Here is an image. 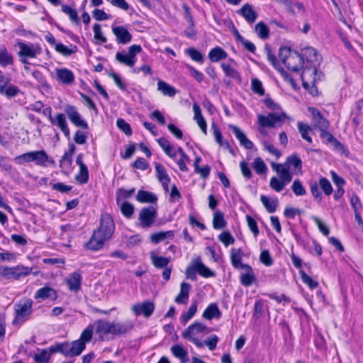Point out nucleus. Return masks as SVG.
Instances as JSON below:
<instances>
[{
    "label": "nucleus",
    "mask_w": 363,
    "mask_h": 363,
    "mask_svg": "<svg viewBox=\"0 0 363 363\" xmlns=\"http://www.w3.org/2000/svg\"><path fill=\"white\" fill-rule=\"evenodd\" d=\"M115 230V224L111 216L108 213L101 216L99 228L93 233L89 241L86 243L87 248L91 250L101 249L105 242L110 240Z\"/></svg>",
    "instance_id": "f257e3e1"
},
{
    "label": "nucleus",
    "mask_w": 363,
    "mask_h": 363,
    "mask_svg": "<svg viewBox=\"0 0 363 363\" xmlns=\"http://www.w3.org/2000/svg\"><path fill=\"white\" fill-rule=\"evenodd\" d=\"M95 333L100 340H107L109 336L115 337L130 332L133 328L131 321L111 322L104 319H99L94 322Z\"/></svg>",
    "instance_id": "f03ea898"
},
{
    "label": "nucleus",
    "mask_w": 363,
    "mask_h": 363,
    "mask_svg": "<svg viewBox=\"0 0 363 363\" xmlns=\"http://www.w3.org/2000/svg\"><path fill=\"white\" fill-rule=\"evenodd\" d=\"M303 60L305 58L307 62L312 64L311 67H305L301 74V79L303 84L305 86L308 85V82L310 80V77H312V82L315 80V75L317 73V69L315 63H319L320 57L318 52L311 47H308L302 50Z\"/></svg>",
    "instance_id": "7ed1b4c3"
},
{
    "label": "nucleus",
    "mask_w": 363,
    "mask_h": 363,
    "mask_svg": "<svg viewBox=\"0 0 363 363\" xmlns=\"http://www.w3.org/2000/svg\"><path fill=\"white\" fill-rule=\"evenodd\" d=\"M279 59L291 71L298 72L303 67V57L289 48L281 47L279 49Z\"/></svg>",
    "instance_id": "20e7f679"
},
{
    "label": "nucleus",
    "mask_w": 363,
    "mask_h": 363,
    "mask_svg": "<svg viewBox=\"0 0 363 363\" xmlns=\"http://www.w3.org/2000/svg\"><path fill=\"white\" fill-rule=\"evenodd\" d=\"M13 160L18 164L33 162L36 165L41 167H45L49 161L52 163L54 162L53 160H49V157L45 150L28 152L16 157Z\"/></svg>",
    "instance_id": "39448f33"
},
{
    "label": "nucleus",
    "mask_w": 363,
    "mask_h": 363,
    "mask_svg": "<svg viewBox=\"0 0 363 363\" xmlns=\"http://www.w3.org/2000/svg\"><path fill=\"white\" fill-rule=\"evenodd\" d=\"M272 167L273 170L276 171L279 177H272L269 186L275 191L280 192L291 182L292 174L289 172L285 168H279L276 163H273Z\"/></svg>",
    "instance_id": "423d86ee"
},
{
    "label": "nucleus",
    "mask_w": 363,
    "mask_h": 363,
    "mask_svg": "<svg viewBox=\"0 0 363 363\" xmlns=\"http://www.w3.org/2000/svg\"><path fill=\"white\" fill-rule=\"evenodd\" d=\"M207 327L201 323L196 322L189 325L182 332V337L194 343L199 348L203 347V343L196 337L199 333H207Z\"/></svg>",
    "instance_id": "0eeeda50"
},
{
    "label": "nucleus",
    "mask_w": 363,
    "mask_h": 363,
    "mask_svg": "<svg viewBox=\"0 0 363 363\" xmlns=\"http://www.w3.org/2000/svg\"><path fill=\"white\" fill-rule=\"evenodd\" d=\"M33 302L30 298H24L14 306L15 318L13 323L18 321H25L33 313Z\"/></svg>",
    "instance_id": "6e6552de"
},
{
    "label": "nucleus",
    "mask_w": 363,
    "mask_h": 363,
    "mask_svg": "<svg viewBox=\"0 0 363 363\" xmlns=\"http://www.w3.org/2000/svg\"><path fill=\"white\" fill-rule=\"evenodd\" d=\"M286 116L284 113L279 114L271 113L267 116L259 114L257 116L258 125L261 128H275L281 126Z\"/></svg>",
    "instance_id": "1a4fd4ad"
},
{
    "label": "nucleus",
    "mask_w": 363,
    "mask_h": 363,
    "mask_svg": "<svg viewBox=\"0 0 363 363\" xmlns=\"http://www.w3.org/2000/svg\"><path fill=\"white\" fill-rule=\"evenodd\" d=\"M17 45L19 48L18 55L19 57H23L21 61L24 64L28 63V58H35L42 52L41 48L38 44L25 43L19 41L17 43Z\"/></svg>",
    "instance_id": "9d476101"
},
{
    "label": "nucleus",
    "mask_w": 363,
    "mask_h": 363,
    "mask_svg": "<svg viewBox=\"0 0 363 363\" xmlns=\"http://www.w3.org/2000/svg\"><path fill=\"white\" fill-rule=\"evenodd\" d=\"M142 51V48L139 45H133L128 48V52H118L116 55V59L120 63L124 64L130 67H133L136 62V55Z\"/></svg>",
    "instance_id": "9b49d317"
},
{
    "label": "nucleus",
    "mask_w": 363,
    "mask_h": 363,
    "mask_svg": "<svg viewBox=\"0 0 363 363\" xmlns=\"http://www.w3.org/2000/svg\"><path fill=\"white\" fill-rule=\"evenodd\" d=\"M84 349V342L82 340H77L71 344L57 345L55 350L67 357H75L79 355Z\"/></svg>",
    "instance_id": "f8f14e48"
},
{
    "label": "nucleus",
    "mask_w": 363,
    "mask_h": 363,
    "mask_svg": "<svg viewBox=\"0 0 363 363\" xmlns=\"http://www.w3.org/2000/svg\"><path fill=\"white\" fill-rule=\"evenodd\" d=\"M157 209L154 206L143 208L138 215L139 225L143 228H149L157 218Z\"/></svg>",
    "instance_id": "ddd939ff"
},
{
    "label": "nucleus",
    "mask_w": 363,
    "mask_h": 363,
    "mask_svg": "<svg viewBox=\"0 0 363 363\" xmlns=\"http://www.w3.org/2000/svg\"><path fill=\"white\" fill-rule=\"evenodd\" d=\"M10 82L11 78L0 70V94L9 99L18 96L21 92V89L17 86L11 84Z\"/></svg>",
    "instance_id": "4468645a"
},
{
    "label": "nucleus",
    "mask_w": 363,
    "mask_h": 363,
    "mask_svg": "<svg viewBox=\"0 0 363 363\" xmlns=\"http://www.w3.org/2000/svg\"><path fill=\"white\" fill-rule=\"evenodd\" d=\"M277 165L281 169L285 168L292 175L302 172V161L296 155L288 157L284 164H277Z\"/></svg>",
    "instance_id": "2eb2a0df"
},
{
    "label": "nucleus",
    "mask_w": 363,
    "mask_h": 363,
    "mask_svg": "<svg viewBox=\"0 0 363 363\" xmlns=\"http://www.w3.org/2000/svg\"><path fill=\"white\" fill-rule=\"evenodd\" d=\"M65 112L74 125L84 129L88 128L87 123L82 118L76 107L72 105H67L65 107Z\"/></svg>",
    "instance_id": "dca6fc26"
},
{
    "label": "nucleus",
    "mask_w": 363,
    "mask_h": 363,
    "mask_svg": "<svg viewBox=\"0 0 363 363\" xmlns=\"http://www.w3.org/2000/svg\"><path fill=\"white\" fill-rule=\"evenodd\" d=\"M32 272V268L18 264L14 267H8L6 279L18 280L26 277Z\"/></svg>",
    "instance_id": "f3484780"
},
{
    "label": "nucleus",
    "mask_w": 363,
    "mask_h": 363,
    "mask_svg": "<svg viewBox=\"0 0 363 363\" xmlns=\"http://www.w3.org/2000/svg\"><path fill=\"white\" fill-rule=\"evenodd\" d=\"M132 311L135 315H143L145 318L150 317L155 310V304L151 301H144L132 306Z\"/></svg>",
    "instance_id": "a211bd4d"
},
{
    "label": "nucleus",
    "mask_w": 363,
    "mask_h": 363,
    "mask_svg": "<svg viewBox=\"0 0 363 363\" xmlns=\"http://www.w3.org/2000/svg\"><path fill=\"white\" fill-rule=\"evenodd\" d=\"M52 110L49 108V120L50 123L57 126L64 133L66 137L69 136V129L67 125L66 118L63 113H57L55 117L52 116Z\"/></svg>",
    "instance_id": "6ab92c4d"
},
{
    "label": "nucleus",
    "mask_w": 363,
    "mask_h": 363,
    "mask_svg": "<svg viewBox=\"0 0 363 363\" xmlns=\"http://www.w3.org/2000/svg\"><path fill=\"white\" fill-rule=\"evenodd\" d=\"M112 31L116 38V42L118 44L125 45L132 40V35L124 26H112Z\"/></svg>",
    "instance_id": "aec40b11"
},
{
    "label": "nucleus",
    "mask_w": 363,
    "mask_h": 363,
    "mask_svg": "<svg viewBox=\"0 0 363 363\" xmlns=\"http://www.w3.org/2000/svg\"><path fill=\"white\" fill-rule=\"evenodd\" d=\"M308 111L313 116V121L316 128L320 129V131L328 128L329 122L322 116L317 108L309 107Z\"/></svg>",
    "instance_id": "412c9836"
},
{
    "label": "nucleus",
    "mask_w": 363,
    "mask_h": 363,
    "mask_svg": "<svg viewBox=\"0 0 363 363\" xmlns=\"http://www.w3.org/2000/svg\"><path fill=\"white\" fill-rule=\"evenodd\" d=\"M57 79L59 82L71 85L74 82V74L73 72L67 68H58L55 69Z\"/></svg>",
    "instance_id": "4be33fe9"
},
{
    "label": "nucleus",
    "mask_w": 363,
    "mask_h": 363,
    "mask_svg": "<svg viewBox=\"0 0 363 363\" xmlns=\"http://www.w3.org/2000/svg\"><path fill=\"white\" fill-rule=\"evenodd\" d=\"M83 155H78L76 163L79 167V172L76 175L75 178L77 182L81 184H85L89 179V172L86 165L82 161Z\"/></svg>",
    "instance_id": "5701e85b"
},
{
    "label": "nucleus",
    "mask_w": 363,
    "mask_h": 363,
    "mask_svg": "<svg viewBox=\"0 0 363 363\" xmlns=\"http://www.w3.org/2000/svg\"><path fill=\"white\" fill-rule=\"evenodd\" d=\"M34 298L38 300V302L47 298L55 300L57 298V293L52 288L45 286L39 289L35 292Z\"/></svg>",
    "instance_id": "b1692460"
},
{
    "label": "nucleus",
    "mask_w": 363,
    "mask_h": 363,
    "mask_svg": "<svg viewBox=\"0 0 363 363\" xmlns=\"http://www.w3.org/2000/svg\"><path fill=\"white\" fill-rule=\"evenodd\" d=\"M155 170L157 179L162 184L164 191L167 192L169 191V183L170 182V178L167 174L165 168L162 164L160 163H156Z\"/></svg>",
    "instance_id": "393cba45"
},
{
    "label": "nucleus",
    "mask_w": 363,
    "mask_h": 363,
    "mask_svg": "<svg viewBox=\"0 0 363 363\" xmlns=\"http://www.w3.org/2000/svg\"><path fill=\"white\" fill-rule=\"evenodd\" d=\"M228 127L232 130L241 145L247 150H251L253 147V143L247 138L245 133L238 127L233 125H229Z\"/></svg>",
    "instance_id": "a878e982"
},
{
    "label": "nucleus",
    "mask_w": 363,
    "mask_h": 363,
    "mask_svg": "<svg viewBox=\"0 0 363 363\" xmlns=\"http://www.w3.org/2000/svg\"><path fill=\"white\" fill-rule=\"evenodd\" d=\"M55 347L50 349L38 350V352L35 354L33 359L35 363H48L50 359L51 354L57 352Z\"/></svg>",
    "instance_id": "bb28decb"
},
{
    "label": "nucleus",
    "mask_w": 363,
    "mask_h": 363,
    "mask_svg": "<svg viewBox=\"0 0 363 363\" xmlns=\"http://www.w3.org/2000/svg\"><path fill=\"white\" fill-rule=\"evenodd\" d=\"M245 270L240 275V281L245 286H249L255 281V276L252 268L250 265H243L242 269Z\"/></svg>",
    "instance_id": "cd10ccee"
},
{
    "label": "nucleus",
    "mask_w": 363,
    "mask_h": 363,
    "mask_svg": "<svg viewBox=\"0 0 363 363\" xmlns=\"http://www.w3.org/2000/svg\"><path fill=\"white\" fill-rule=\"evenodd\" d=\"M238 12L249 23H254L257 18V13L249 4L243 5Z\"/></svg>",
    "instance_id": "c85d7f7f"
},
{
    "label": "nucleus",
    "mask_w": 363,
    "mask_h": 363,
    "mask_svg": "<svg viewBox=\"0 0 363 363\" xmlns=\"http://www.w3.org/2000/svg\"><path fill=\"white\" fill-rule=\"evenodd\" d=\"M74 147L72 146L69 152H65L60 162V167L62 169V172L66 174H68L71 170V165L72 162V155L74 153Z\"/></svg>",
    "instance_id": "c756f323"
},
{
    "label": "nucleus",
    "mask_w": 363,
    "mask_h": 363,
    "mask_svg": "<svg viewBox=\"0 0 363 363\" xmlns=\"http://www.w3.org/2000/svg\"><path fill=\"white\" fill-rule=\"evenodd\" d=\"M82 276L79 272H74L67 279L69 289L73 291H78L81 288Z\"/></svg>",
    "instance_id": "7c9ffc66"
},
{
    "label": "nucleus",
    "mask_w": 363,
    "mask_h": 363,
    "mask_svg": "<svg viewBox=\"0 0 363 363\" xmlns=\"http://www.w3.org/2000/svg\"><path fill=\"white\" fill-rule=\"evenodd\" d=\"M193 111L194 113V120L196 121L197 124L204 134L207 133V125L204 118L202 116L201 110L197 104H194Z\"/></svg>",
    "instance_id": "2f4dec72"
},
{
    "label": "nucleus",
    "mask_w": 363,
    "mask_h": 363,
    "mask_svg": "<svg viewBox=\"0 0 363 363\" xmlns=\"http://www.w3.org/2000/svg\"><path fill=\"white\" fill-rule=\"evenodd\" d=\"M191 289V285L186 282H182L180 286V292L175 298V302L180 304H184L189 299V294Z\"/></svg>",
    "instance_id": "473e14b6"
},
{
    "label": "nucleus",
    "mask_w": 363,
    "mask_h": 363,
    "mask_svg": "<svg viewBox=\"0 0 363 363\" xmlns=\"http://www.w3.org/2000/svg\"><path fill=\"white\" fill-rule=\"evenodd\" d=\"M243 255V252L241 249H235L232 248L230 250V260L233 266L237 269H242L243 265H246L245 264H242L241 262L242 257Z\"/></svg>",
    "instance_id": "72a5a7b5"
},
{
    "label": "nucleus",
    "mask_w": 363,
    "mask_h": 363,
    "mask_svg": "<svg viewBox=\"0 0 363 363\" xmlns=\"http://www.w3.org/2000/svg\"><path fill=\"white\" fill-rule=\"evenodd\" d=\"M150 259L152 264L158 269L167 267L170 260L166 257L159 256L155 252H150Z\"/></svg>",
    "instance_id": "f704fd0d"
},
{
    "label": "nucleus",
    "mask_w": 363,
    "mask_h": 363,
    "mask_svg": "<svg viewBox=\"0 0 363 363\" xmlns=\"http://www.w3.org/2000/svg\"><path fill=\"white\" fill-rule=\"evenodd\" d=\"M220 311L216 303H211L204 311L203 318L206 320H211L213 318H220Z\"/></svg>",
    "instance_id": "c9c22d12"
},
{
    "label": "nucleus",
    "mask_w": 363,
    "mask_h": 363,
    "mask_svg": "<svg viewBox=\"0 0 363 363\" xmlns=\"http://www.w3.org/2000/svg\"><path fill=\"white\" fill-rule=\"evenodd\" d=\"M137 200L140 203H153L157 201V196L149 191L139 190L137 194Z\"/></svg>",
    "instance_id": "e433bc0d"
},
{
    "label": "nucleus",
    "mask_w": 363,
    "mask_h": 363,
    "mask_svg": "<svg viewBox=\"0 0 363 363\" xmlns=\"http://www.w3.org/2000/svg\"><path fill=\"white\" fill-rule=\"evenodd\" d=\"M174 237V233L172 230L166 232H158L153 233L150 236V240L154 244H157L166 239H172Z\"/></svg>",
    "instance_id": "4c0bfd02"
},
{
    "label": "nucleus",
    "mask_w": 363,
    "mask_h": 363,
    "mask_svg": "<svg viewBox=\"0 0 363 363\" xmlns=\"http://www.w3.org/2000/svg\"><path fill=\"white\" fill-rule=\"evenodd\" d=\"M157 142L168 156L172 158H174L176 157V151L167 139L161 138L157 140Z\"/></svg>",
    "instance_id": "58836bf2"
},
{
    "label": "nucleus",
    "mask_w": 363,
    "mask_h": 363,
    "mask_svg": "<svg viewBox=\"0 0 363 363\" xmlns=\"http://www.w3.org/2000/svg\"><path fill=\"white\" fill-rule=\"evenodd\" d=\"M13 64V55L8 52L4 46L0 48V65L3 67Z\"/></svg>",
    "instance_id": "ea45409f"
},
{
    "label": "nucleus",
    "mask_w": 363,
    "mask_h": 363,
    "mask_svg": "<svg viewBox=\"0 0 363 363\" xmlns=\"http://www.w3.org/2000/svg\"><path fill=\"white\" fill-rule=\"evenodd\" d=\"M157 89L164 95L169 97L174 96L177 93V90L174 86L161 80L157 83Z\"/></svg>",
    "instance_id": "a19ab883"
},
{
    "label": "nucleus",
    "mask_w": 363,
    "mask_h": 363,
    "mask_svg": "<svg viewBox=\"0 0 363 363\" xmlns=\"http://www.w3.org/2000/svg\"><path fill=\"white\" fill-rule=\"evenodd\" d=\"M208 57L212 62H218L227 57L226 52L220 47L213 48L208 53Z\"/></svg>",
    "instance_id": "79ce46f5"
},
{
    "label": "nucleus",
    "mask_w": 363,
    "mask_h": 363,
    "mask_svg": "<svg viewBox=\"0 0 363 363\" xmlns=\"http://www.w3.org/2000/svg\"><path fill=\"white\" fill-rule=\"evenodd\" d=\"M212 129L213 130V135L216 139V141L220 145L223 146L225 148L229 149L231 153H233V150L231 149L228 142L223 141V136L221 134V132L220 131L219 128L217 127L216 123H212Z\"/></svg>",
    "instance_id": "37998d69"
},
{
    "label": "nucleus",
    "mask_w": 363,
    "mask_h": 363,
    "mask_svg": "<svg viewBox=\"0 0 363 363\" xmlns=\"http://www.w3.org/2000/svg\"><path fill=\"white\" fill-rule=\"evenodd\" d=\"M213 225L215 229H223L226 225V221L224 219V215L222 212L218 211L213 214Z\"/></svg>",
    "instance_id": "c03bdc74"
},
{
    "label": "nucleus",
    "mask_w": 363,
    "mask_h": 363,
    "mask_svg": "<svg viewBox=\"0 0 363 363\" xmlns=\"http://www.w3.org/2000/svg\"><path fill=\"white\" fill-rule=\"evenodd\" d=\"M260 200L269 213H274L277 206V201L262 195Z\"/></svg>",
    "instance_id": "a18cd8bd"
},
{
    "label": "nucleus",
    "mask_w": 363,
    "mask_h": 363,
    "mask_svg": "<svg viewBox=\"0 0 363 363\" xmlns=\"http://www.w3.org/2000/svg\"><path fill=\"white\" fill-rule=\"evenodd\" d=\"M95 331V323L89 325L82 333L79 340H82L84 342H89L92 338L93 333Z\"/></svg>",
    "instance_id": "49530a36"
},
{
    "label": "nucleus",
    "mask_w": 363,
    "mask_h": 363,
    "mask_svg": "<svg viewBox=\"0 0 363 363\" xmlns=\"http://www.w3.org/2000/svg\"><path fill=\"white\" fill-rule=\"evenodd\" d=\"M55 49L57 52L65 56H69L76 52L77 48L75 45H71V48H68L62 43H57L55 45Z\"/></svg>",
    "instance_id": "de8ad7c7"
},
{
    "label": "nucleus",
    "mask_w": 363,
    "mask_h": 363,
    "mask_svg": "<svg viewBox=\"0 0 363 363\" xmlns=\"http://www.w3.org/2000/svg\"><path fill=\"white\" fill-rule=\"evenodd\" d=\"M257 35L262 39H267L269 35V30L266 24L263 22L258 23L255 28Z\"/></svg>",
    "instance_id": "09e8293b"
},
{
    "label": "nucleus",
    "mask_w": 363,
    "mask_h": 363,
    "mask_svg": "<svg viewBox=\"0 0 363 363\" xmlns=\"http://www.w3.org/2000/svg\"><path fill=\"white\" fill-rule=\"evenodd\" d=\"M197 311V302L194 301L189 307L187 312L182 313L181 320L184 324H186L196 314Z\"/></svg>",
    "instance_id": "8fccbe9b"
},
{
    "label": "nucleus",
    "mask_w": 363,
    "mask_h": 363,
    "mask_svg": "<svg viewBox=\"0 0 363 363\" xmlns=\"http://www.w3.org/2000/svg\"><path fill=\"white\" fill-rule=\"evenodd\" d=\"M320 136L325 143H330L335 147L341 145V143L327 130H321Z\"/></svg>",
    "instance_id": "3c124183"
},
{
    "label": "nucleus",
    "mask_w": 363,
    "mask_h": 363,
    "mask_svg": "<svg viewBox=\"0 0 363 363\" xmlns=\"http://www.w3.org/2000/svg\"><path fill=\"white\" fill-rule=\"evenodd\" d=\"M197 272L202 277H211L214 276V273L211 271L207 267H206L200 260L197 259L196 260Z\"/></svg>",
    "instance_id": "603ef678"
},
{
    "label": "nucleus",
    "mask_w": 363,
    "mask_h": 363,
    "mask_svg": "<svg viewBox=\"0 0 363 363\" xmlns=\"http://www.w3.org/2000/svg\"><path fill=\"white\" fill-rule=\"evenodd\" d=\"M62 10L65 13L69 16V19L72 22L74 23L76 25H78L79 23L78 14L75 9H72L70 6L67 5H63L62 6Z\"/></svg>",
    "instance_id": "864d4df0"
},
{
    "label": "nucleus",
    "mask_w": 363,
    "mask_h": 363,
    "mask_svg": "<svg viewBox=\"0 0 363 363\" xmlns=\"http://www.w3.org/2000/svg\"><path fill=\"white\" fill-rule=\"evenodd\" d=\"M177 151L181 155V159L177 161L179 169L182 172H186L188 168L186 166V162H189L190 160L182 147H179Z\"/></svg>",
    "instance_id": "5fc2aeb1"
},
{
    "label": "nucleus",
    "mask_w": 363,
    "mask_h": 363,
    "mask_svg": "<svg viewBox=\"0 0 363 363\" xmlns=\"http://www.w3.org/2000/svg\"><path fill=\"white\" fill-rule=\"evenodd\" d=\"M221 67L225 72V75L233 79H240L238 72L234 69L231 65L227 63H222Z\"/></svg>",
    "instance_id": "6e6d98bb"
},
{
    "label": "nucleus",
    "mask_w": 363,
    "mask_h": 363,
    "mask_svg": "<svg viewBox=\"0 0 363 363\" xmlns=\"http://www.w3.org/2000/svg\"><path fill=\"white\" fill-rule=\"evenodd\" d=\"M298 128L301 135V137L308 143H311L312 138L308 135V133L311 130L310 126L303 123L302 122H298Z\"/></svg>",
    "instance_id": "4d7b16f0"
},
{
    "label": "nucleus",
    "mask_w": 363,
    "mask_h": 363,
    "mask_svg": "<svg viewBox=\"0 0 363 363\" xmlns=\"http://www.w3.org/2000/svg\"><path fill=\"white\" fill-rule=\"evenodd\" d=\"M319 186L324 191L325 194L327 196L330 195L333 193V186L330 182V181L325 178L322 177L319 180Z\"/></svg>",
    "instance_id": "13d9d810"
},
{
    "label": "nucleus",
    "mask_w": 363,
    "mask_h": 363,
    "mask_svg": "<svg viewBox=\"0 0 363 363\" xmlns=\"http://www.w3.org/2000/svg\"><path fill=\"white\" fill-rule=\"evenodd\" d=\"M253 168L259 174L265 173L267 169V165L260 157L255 159L253 162Z\"/></svg>",
    "instance_id": "bf43d9fd"
},
{
    "label": "nucleus",
    "mask_w": 363,
    "mask_h": 363,
    "mask_svg": "<svg viewBox=\"0 0 363 363\" xmlns=\"http://www.w3.org/2000/svg\"><path fill=\"white\" fill-rule=\"evenodd\" d=\"M134 209L133 205L127 201L123 202L121 206V213L128 218L132 217L134 213Z\"/></svg>",
    "instance_id": "052dcab7"
},
{
    "label": "nucleus",
    "mask_w": 363,
    "mask_h": 363,
    "mask_svg": "<svg viewBox=\"0 0 363 363\" xmlns=\"http://www.w3.org/2000/svg\"><path fill=\"white\" fill-rule=\"evenodd\" d=\"M300 274L302 281L306 284L311 289H314L318 287V283L317 281L313 280L311 277L306 274L303 270L300 271Z\"/></svg>",
    "instance_id": "680f3d73"
},
{
    "label": "nucleus",
    "mask_w": 363,
    "mask_h": 363,
    "mask_svg": "<svg viewBox=\"0 0 363 363\" xmlns=\"http://www.w3.org/2000/svg\"><path fill=\"white\" fill-rule=\"evenodd\" d=\"M186 53L195 62L202 63L203 57L202 54L195 48H191L186 50Z\"/></svg>",
    "instance_id": "e2e57ef3"
},
{
    "label": "nucleus",
    "mask_w": 363,
    "mask_h": 363,
    "mask_svg": "<svg viewBox=\"0 0 363 363\" xmlns=\"http://www.w3.org/2000/svg\"><path fill=\"white\" fill-rule=\"evenodd\" d=\"M135 192V189L133 188L130 190H127V189H119L118 190V192H117V195H116V201H117V203H119V201L121 200V199H128L130 198L133 194V193Z\"/></svg>",
    "instance_id": "0e129e2a"
},
{
    "label": "nucleus",
    "mask_w": 363,
    "mask_h": 363,
    "mask_svg": "<svg viewBox=\"0 0 363 363\" xmlns=\"http://www.w3.org/2000/svg\"><path fill=\"white\" fill-rule=\"evenodd\" d=\"M218 239L220 242H222L226 247L230 244H233L235 242V238L233 235L228 231H225L221 233Z\"/></svg>",
    "instance_id": "69168bd1"
},
{
    "label": "nucleus",
    "mask_w": 363,
    "mask_h": 363,
    "mask_svg": "<svg viewBox=\"0 0 363 363\" xmlns=\"http://www.w3.org/2000/svg\"><path fill=\"white\" fill-rule=\"evenodd\" d=\"M252 90L254 93L258 94L259 96H263L264 94V89L262 86V84L258 79H252Z\"/></svg>",
    "instance_id": "338daca9"
},
{
    "label": "nucleus",
    "mask_w": 363,
    "mask_h": 363,
    "mask_svg": "<svg viewBox=\"0 0 363 363\" xmlns=\"http://www.w3.org/2000/svg\"><path fill=\"white\" fill-rule=\"evenodd\" d=\"M292 191L296 196H303L306 191L299 180H295L291 186Z\"/></svg>",
    "instance_id": "774afa93"
}]
</instances>
